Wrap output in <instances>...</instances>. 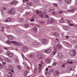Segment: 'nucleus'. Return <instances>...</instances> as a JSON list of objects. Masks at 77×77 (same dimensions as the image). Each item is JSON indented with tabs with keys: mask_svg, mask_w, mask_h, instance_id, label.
Instances as JSON below:
<instances>
[{
	"mask_svg": "<svg viewBox=\"0 0 77 77\" xmlns=\"http://www.w3.org/2000/svg\"><path fill=\"white\" fill-rule=\"evenodd\" d=\"M9 69H10V70L12 71V72H13V73L14 72V71L12 70V69H13V68L11 66H9Z\"/></svg>",
	"mask_w": 77,
	"mask_h": 77,
	"instance_id": "2eb2a0df",
	"label": "nucleus"
},
{
	"mask_svg": "<svg viewBox=\"0 0 77 77\" xmlns=\"http://www.w3.org/2000/svg\"><path fill=\"white\" fill-rule=\"evenodd\" d=\"M9 75H7V76L8 77H12V72H9Z\"/></svg>",
	"mask_w": 77,
	"mask_h": 77,
	"instance_id": "6ab92c4d",
	"label": "nucleus"
},
{
	"mask_svg": "<svg viewBox=\"0 0 77 77\" xmlns=\"http://www.w3.org/2000/svg\"><path fill=\"white\" fill-rule=\"evenodd\" d=\"M7 44H8L9 45L11 44V43H12L13 44H15V45L17 46L21 45V44L20 43H17L15 41H11L10 42V41H9V40H8L7 41Z\"/></svg>",
	"mask_w": 77,
	"mask_h": 77,
	"instance_id": "f03ea898",
	"label": "nucleus"
},
{
	"mask_svg": "<svg viewBox=\"0 0 77 77\" xmlns=\"http://www.w3.org/2000/svg\"><path fill=\"white\" fill-rule=\"evenodd\" d=\"M69 26H74V25L72 24H69Z\"/></svg>",
	"mask_w": 77,
	"mask_h": 77,
	"instance_id": "603ef678",
	"label": "nucleus"
},
{
	"mask_svg": "<svg viewBox=\"0 0 77 77\" xmlns=\"http://www.w3.org/2000/svg\"><path fill=\"white\" fill-rule=\"evenodd\" d=\"M42 42L43 45H45L48 43V40L47 39H43L42 40Z\"/></svg>",
	"mask_w": 77,
	"mask_h": 77,
	"instance_id": "20e7f679",
	"label": "nucleus"
},
{
	"mask_svg": "<svg viewBox=\"0 0 77 77\" xmlns=\"http://www.w3.org/2000/svg\"><path fill=\"white\" fill-rule=\"evenodd\" d=\"M37 70H38V69H35L34 71H35V73H37V72L38 71Z\"/></svg>",
	"mask_w": 77,
	"mask_h": 77,
	"instance_id": "72a5a7b5",
	"label": "nucleus"
},
{
	"mask_svg": "<svg viewBox=\"0 0 77 77\" xmlns=\"http://www.w3.org/2000/svg\"><path fill=\"white\" fill-rule=\"evenodd\" d=\"M68 37H69V36H66V39H68Z\"/></svg>",
	"mask_w": 77,
	"mask_h": 77,
	"instance_id": "4d7b16f0",
	"label": "nucleus"
},
{
	"mask_svg": "<svg viewBox=\"0 0 77 77\" xmlns=\"http://www.w3.org/2000/svg\"><path fill=\"white\" fill-rule=\"evenodd\" d=\"M52 14H54V15H57V13L55 12L54 11H53L52 13Z\"/></svg>",
	"mask_w": 77,
	"mask_h": 77,
	"instance_id": "2f4dec72",
	"label": "nucleus"
},
{
	"mask_svg": "<svg viewBox=\"0 0 77 77\" xmlns=\"http://www.w3.org/2000/svg\"><path fill=\"white\" fill-rule=\"evenodd\" d=\"M65 64H64L62 65V67H63H63H65Z\"/></svg>",
	"mask_w": 77,
	"mask_h": 77,
	"instance_id": "de8ad7c7",
	"label": "nucleus"
},
{
	"mask_svg": "<svg viewBox=\"0 0 77 77\" xmlns=\"http://www.w3.org/2000/svg\"><path fill=\"white\" fill-rule=\"evenodd\" d=\"M76 54V52L75 50H72L70 52V56H74Z\"/></svg>",
	"mask_w": 77,
	"mask_h": 77,
	"instance_id": "7ed1b4c3",
	"label": "nucleus"
},
{
	"mask_svg": "<svg viewBox=\"0 0 77 77\" xmlns=\"http://www.w3.org/2000/svg\"><path fill=\"white\" fill-rule=\"evenodd\" d=\"M37 30L38 29L36 27H35L34 28H33V29H32L33 31L35 32H37Z\"/></svg>",
	"mask_w": 77,
	"mask_h": 77,
	"instance_id": "4be33fe9",
	"label": "nucleus"
},
{
	"mask_svg": "<svg viewBox=\"0 0 77 77\" xmlns=\"http://www.w3.org/2000/svg\"><path fill=\"white\" fill-rule=\"evenodd\" d=\"M67 69L69 70V71H71V67H68L67 68Z\"/></svg>",
	"mask_w": 77,
	"mask_h": 77,
	"instance_id": "58836bf2",
	"label": "nucleus"
},
{
	"mask_svg": "<svg viewBox=\"0 0 77 77\" xmlns=\"http://www.w3.org/2000/svg\"><path fill=\"white\" fill-rule=\"evenodd\" d=\"M53 35L56 37H58L59 36V34L57 32H54V33Z\"/></svg>",
	"mask_w": 77,
	"mask_h": 77,
	"instance_id": "f3484780",
	"label": "nucleus"
},
{
	"mask_svg": "<svg viewBox=\"0 0 77 77\" xmlns=\"http://www.w3.org/2000/svg\"><path fill=\"white\" fill-rule=\"evenodd\" d=\"M0 60H1V61H3V59H2V58H0Z\"/></svg>",
	"mask_w": 77,
	"mask_h": 77,
	"instance_id": "bf43d9fd",
	"label": "nucleus"
},
{
	"mask_svg": "<svg viewBox=\"0 0 77 77\" xmlns=\"http://www.w3.org/2000/svg\"><path fill=\"white\" fill-rule=\"evenodd\" d=\"M26 15H29V14H30V13L28 12H26Z\"/></svg>",
	"mask_w": 77,
	"mask_h": 77,
	"instance_id": "a18cd8bd",
	"label": "nucleus"
},
{
	"mask_svg": "<svg viewBox=\"0 0 77 77\" xmlns=\"http://www.w3.org/2000/svg\"><path fill=\"white\" fill-rule=\"evenodd\" d=\"M28 5L29 6H32V3H27Z\"/></svg>",
	"mask_w": 77,
	"mask_h": 77,
	"instance_id": "7c9ffc66",
	"label": "nucleus"
},
{
	"mask_svg": "<svg viewBox=\"0 0 77 77\" xmlns=\"http://www.w3.org/2000/svg\"><path fill=\"white\" fill-rule=\"evenodd\" d=\"M22 56L23 57V58H24V55H23V54H22Z\"/></svg>",
	"mask_w": 77,
	"mask_h": 77,
	"instance_id": "0e129e2a",
	"label": "nucleus"
},
{
	"mask_svg": "<svg viewBox=\"0 0 77 77\" xmlns=\"http://www.w3.org/2000/svg\"><path fill=\"white\" fill-rule=\"evenodd\" d=\"M8 13L10 14H13L15 13V11L14 10H10L8 11Z\"/></svg>",
	"mask_w": 77,
	"mask_h": 77,
	"instance_id": "0eeeda50",
	"label": "nucleus"
},
{
	"mask_svg": "<svg viewBox=\"0 0 77 77\" xmlns=\"http://www.w3.org/2000/svg\"><path fill=\"white\" fill-rule=\"evenodd\" d=\"M27 67L28 69V70L30 69V68L28 66H27Z\"/></svg>",
	"mask_w": 77,
	"mask_h": 77,
	"instance_id": "864d4df0",
	"label": "nucleus"
},
{
	"mask_svg": "<svg viewBox=\"0 0 77 77\" xmlns=\"http://www.w3.org/2000/svg\"><path fill=\"white\" fill-rule=\"evenodd\" d=\"M67 45H69V47H72V45H70L69 43H67Z\"/></svg>",
	"mask_w": 77,
	"mask_h": 77,
	"instance_id": "c756f323",
	"label": "nucleus"
},
{
	"mask_svg": "<svg viewBox=\"0 0 77 77\" xmlns=\"http://www.w3.org/2000/svg\"><path fill=\"white\" fill-rule=\"evenodd\" d=\"M2 68V64L0 63V68Z\"/></svg>",
	"mask_w": 77,
	"mask_h": 77,
	"instance_id": "49530a36",
	"label": "nucleus"
},
{
	"mask_svg": "<svg viewBox=\"0 0 77 77\" xmlns=\"http://www.w3.org/2000/svg\"><path fill=\"white\" fill-rule=\"evenodd\" d=\"M5 61L8 62H11V60L9 59L8 58H5Z\"/></svg>",
	"mask_w": 77,
	"mask_h": 77,
	"instance_id": "4468645a",
	"label": "nucleus"
},
{
	"mask_svg": "<svg viewBox=\"0 0 77 77\" xmlns=\"http://www.w3.org/2000/svg\"><path fill=\"white\" fill-rule=\"evenodd\" d=\"M29 26V24H25V27H28Z\"/></svg>",
	"mask_w": 77,
	"mask_h": 77,
	"instance_id": "cd10ccee",
	"label": "nucleus"
},
{
	"mask_svg": "<svg viewBox=\"0 0 77 77\" xmlns=\"http://www.w3.org/2000/svg\"><path fill=\"white\" fill-rule=\"evenodd\" d=\"M53 11V9H51V10H49V12H51V11Z\"/></svg>",
	"mask_w": 77,
	"mask_h": 77,
	"instance_id": "6e6d98bb",
	"label": "nucleus"
},
{
	"mask_svg": "<svg viewBox=\"0 0 77 77\" xmlns=\"http://www.w3.org/2000/svg\"><path fill=\"white\" fill-rule=\"evenodd\" d=\"M36 12L37 14H39L40 17L42 18H43V17L48 18H49V16L47 15L44 16V15H43L44 14H43L41 11L39 12L38 10H37Z\"/></svg>",
	"mask_w": 77,
	"mask_h": 77,
	"instance_id": "f257e3e1",
	"label": "nucleus"
},
{
	"mask_svg": "<svg viewBox=\"0 0 77 77\" xmlns=\"http://www.w3.org/2000/svg\"><path fill=\"white\" fill-rule=\"evenodd\" d=\"M57 63H53V66H56V64H57Z\"/></svg>",
	"mask_w": 77,
	"mask_h": 77,
	"instance_id": "e433bc0d",
	"label": "nucleus"
},
{
	"mask_svg": "<svg viewBox=\"0 0 77 77\" xmlns=\"http://www.w3.org/2000/svg\"><path fill=\"white\" fill-rule=\"evenodd\" d=\"M7 56H9V57H12V56H13V54L11 53L10 51H8L7 53Z\"/></svg>",
	"mask_w": 77,
	"mask_h": 77,
	"instance_id": "39448f33",
	"label": "nucleus"
},
{
	"mask_svg": "<svg viewBox=\"0 0 77 77\" xmlns=\"http://www.w3.org/2000/svg\"><path fill=\"white\" fill-rule=\"evenodd\" d=\"M56 47L57 49H61V48H62V45H61L60 44L57 45H56Z\"/></svg>",
	"mask_w": 77,
	"mask_h": 77,
	"instance_id": "6e6552de",
	"label": "nucleus"
},
{
	"mask_svg": "<svg viewBox=\"0 0 77 77\" xmlns=\"http://www.w3.org/2000/svg\"><path fill=\"white\" fill-rule=\"evenodd\" d=\"M45 52L46 53H50L51 52V49L50 48H48L45 50Z\"/></svg>",
	"mask_w": 77,
	"mask_h": 77,
	"instance_id": "423d86ee",
	"label": "nucleus"
},
{
	"mask_svg": "<svg viewBox=\"0 0 77 77\" xmlns=\"http://www.w3.org/2000/svg\"><path fill=\"white\" fill-rule=\"evenodd\" d=\"M46 62L48 63H51V59H48L46 60Z\"/></svg>",
	"mask_w": 77,
	"mask_h": 77,
	"instance_id": "5701e85b",
	"label": "nucleus"
},
{
	"mask_svg": "<svg viewBox=\"0 0 77 77\" xmlns=\"http://www.w3.org/2000/svg\"><path fill=\"white\" fill-rule=\"evenodd\" d=\"M13 4L16 5V4H17V3L15 1H13L10 3V5H13Z\"/></svg>",
	"mask_w": 77,
	"mask_h": 77,
	"instance_id": "393cba45",
	"label": "nucleus"
},
{
	"mask_svg": "<svg viewBox=\"0 0 77 77\" xmlns=\"http://www.w3.org/2000/svg\"><path fill=\"white\" fill-rule=\"evenodd\" d=\"M74 42H71V44H72V45H73V44H74Z\"/></svg>",
	"mask_w": 77,
	"mask_h": 77,
	"instance_id": "3c124183",
	"label": "nucleus"
},
{
	"mask_svg": "<svg viewBox=\"0 0 77 77\" xmlns=\"http://www.w3.org/2000/svg\"><path fill=\"white\" fill-rule=\"evenodd\" d=\"M29 57H33V56L32 55H29Z\"/></svg>",
	"mask_w": 77,
	"mask_h": 77,
	"instance_id": "37998d69",
	"label": "nucleus"
},
{
	"mask_svg": "<svg viewBox=\"0 0 77 77\" xmlns=\"http://www.w3.org/2000/svg\"><path fill=\"white\" fill-rule=\"evenodd\" d=\"M67 21V23H69V24H70L71 23V22H70V21L66 20Z\"/></svg>",
	"mask_w": 77,
	"mask_h": 77,
	"instance_id": "a19ab883",
	"label": "nucleus"
},
{
	"mask_svg": "<svg viewBox=\"0 0 77 77\" xmlns=\"http://www.w3.org/2000/svg\"><path fill=\"white\" fill-rule=\"evenodd\" d=\"M74 11V9H73L72 10H68V12H72L73 11Z\"/></svg>",
	"mask_w": 77,
	"mask_h": 77,
	"instance_id": "473e14b6",
	"label": "nucleus"
},
{
	"mask_svg": "<svg viewBox=\"0 0 77 77\" xmlns=\"http://www.w3.org/2000/svg\"><path fill=\"white\" fill-rule=\"evenodd\" d=\"M69 63V64H72L73 62L72 61L69 60H68L67 61V63Z\"/></svg>",
	"mask_w": 77,
	"mask_h": 77,
	"instance_id": "a211bd4d",
	"label": "nucleus"
},
{
	"mask_svg": "<svg viewBox=\"0 0 77 77\" xmlns=\"http://www.w3.org/2000/svg\"><path fill=\"white\" fill-rule=\"evenodd\" d=\"M19 20L20 21H23V19H20Z\"/></svg>",
	"mask_w": 77,
	"mask_h": 77,
	"instance_id": "79ce46f5",
	"label": "nucleus"
},
{
	"mask_svg": "<svg viewBox=\"0 0 77 77\" xmlns=\"http://www.w3.org/2000/svg\"><path fill=\"white\" fill-rule=\"evenodd\" d=\"M53 21V20L52 19H49L48 20V23H52V21Z\"/></svg>",
	"mask_w": 77,
	"mask_h": 77,
	"instance_id": "ddd939ff",
	"label": "nucleus"
},
{
	"mask_svg": "<svg viewBox=\"0 0 77 77\" xmlns=\"http://www.w3.org/2000/svg\"><path fill=\"white\" fill-rule=\"evenodd\" d=\"M58 56L60 58H62V54L61 53H58Z\"/></svg>",
	"mask_w": 77,
	"mask_h": 77,
	"instance_id": "dca6fc26",
	"label": "nucleus"
},
{
	"mask_svg": "<svg viewBox=\"0 0 77 77\" xmlns=\"http://www.w3.org/2000/svg\"><path fill=\"white\" fill-rule=\"evenodd\" d=\"M5 49V50H8V48H4Z\"/></svg>",
	"mask_w": 77,
	"mask_h": 77,
	"instance_id": "680f3d73",
	"label": "nucleus"
},
{
	"mask_svg": "<svg viewBox=\"0 0 77 77\" xmlns=\"http://www.w3.org/2000/svg\"><path fill=\"white\" fill-rule=\"evenodd\" d=\"M7 38L9 39H13V38H14V37L12 35H8L7 36Z\"/></svg>",
	"mask_w": 77,
	"mask_h": 77,
	"instance_id": "9d476101",
	"label": "nucleus"
},
{
	"mask_svg": "<svg viewBox=\"0 0 77 77\" xmlns=\"http://www.w3.org/2000/svg\"><path fill=\"white\" fill-rule=\"evenodd\" d=\"M56 47H57L56 46H54V49L55 51H56V50H57V48Z\"/></svg>",
	"mask_w": 77,
	"mask_h": 77,
	"instance_id": "c9c22d12",
	"label": "nucleus"
},
{
	"mask_svg": "<svg viewBox=\"0 0 77 77\" xmlns=\"http://www.w3.org/2000/svg\"><path fill=\"white\" fill-rule=\"evenodd\" d=\"M29 71H26L24 72V75L25 77H26L27 75V73H29Z\"/></svg>",
	"mask_w": 77,
	"mask_h": 77,
	"instance_id": "412c9836",
	"label": "nucleus"
},
{
	"mask_svg": "<svg viewBox=\"0 0 77 77\" xmlns=\"http://www.w3.org/2000/svg\"><path fill=\"white\" fill-rule=\"evenodd\" d=\"M35 18V16H34L32 17V18L30 20L32 22H33V21H35V20H34V19Z\"/></svg>",
	"mask_w": 77,
	"mask_h": 77,
	"instance_id": "aec40b11",
	"label": "nucleus"
},
{
	"mask_svg": "<svg viewBox=\"0 0 77 77\" xmlns=\"http://www.w3.org/2000/svg\"><path fill=\"white\" fill-rule=\"evenodd\" d=\"M60 23H63V21H60Z\"/></svg>",
	"mask_w": 77,
	"mask_h": 77,
	"instance_id": "69168bd1",
	"label": "nucleus"
},
{
	"mask_svg": "<svg viewBox=\"0 0 77 77\" xmlns=\"http://www.w3.org/2000/svg\"><path fill=\"white\" fill-rule=\"evenodd\" d=\"M2 63L3 65H5V64H6V63L5 62H2Z\"/></svg>",
	"mask_w": 77,
	"mask_h": 77,
	"instance_id": "052dcab7",
	"label": "nucleus"
},
{
	"mask_svg": "<svg viewBox=\"0 0 77 77\" xmlns=\"http://www.w3.org/2000/svg\"><path fill=\"white\" fill-rule=\"evenodd\" d=\"M46 70L47 71H48V68H46Z\"/></svg>",
	"mask_w": 77,
	"mask_h": 77,
	"instance_id": "e2e57ef3",
	"label": "nucleus"
},
{
	"mask_svg": "<svg viewBox=\"0 0 77 77\" xmlns=\"http://www.w3.org/2000/svg\"><path fill=\"white\" fill-rule=\"evenodd\" d=\"M53 5L54 6H56V7H57V5L56 4H53Z\"/></svg>",
	"mask_w": 77,
	"mask_h": 77,
	"instance_id": "ea45409f",
	"label": "nucleus"
},
{
	"mask_svg": "<svg viewBox=\"0 0 77 77\" xmlns=\"http://www.w3.org/2000/svg\"><path fill=\"white\" fill-rule=\"evenodd\" d=\"M1 13L2 14V15H4V12L3 11V9H2L1 10Z\"/></svg>",
	"mask_w": 77,
	"mask_h": 77,
	"instance_id": "c85d7f7f",
	"label": "nucleus"
},
{
	"mask_svg": "<svg viewBox=\"0 0 77 77\" xmlns=\"http://www.w3.org/2000/svg\"><path fill=\"white\" fill-rule=\"evenodd\" d=\"M40 23H44V21L42 20L40 22Z\"/></svg>",
	"mask_w": 77,
	"mask_h": 77,
	"instance_id": "09e8293b",
	"label": "nucleus"
},
{
	"mask_svg": "<svg viewBox=\"0 0 77 77\" xmlns=\"http://www.w3.org/2000/svg\"><path fill=\"white\" fill-rule=\"evenodd\" d=\"M56 40H57V41H59V39H58L57 38H56Z\"/></svg>",
	"mask_w": 77,
	"mask_h": 77,
	"instance_id": "774afa93",
	"label": "nucleus"
},
{
	"mask_svg": "<svg viewBox=\"0 0 77 77\" xmlns=\"http://www.w3.org/2000/svg\"><path fill=\"white\" fill-rule=\"evenodd\" d=\"M3 9H4L5 10H6V8L5 7H3Z\"/></svg>",
	"mask_w": 77,
	"mask_h": 77,
	"instance_id": "13d9d810",
	"label": "nucleus"
},
{
	"mask_svg": "<svg viewBox=\"0 0 77 77\" xmlns=\"http://www.w3.org/2000/svg\"><path fill=\"white\" fill-rule=\"evenodd\" d=\"M59 72L58 71H56L54 73V75H58L59 74Z\"/></svg>",
	"mask_w": 77,
	"mask_h": 77,
	"instance_id": "f8f14e48",
	"label": "nucleus"
},
{
	"mask_svg": "<svg viewBox=\"0 0 77 77\" xmlns=\"http://www.w3.org/2000/svg\"><path fill=\"white\" fill-rule=\"evenodd\" d=\"M17 67L19 69H21V67L20 65H17Z\"/></svg>",
	"mask_w": 77,
	"mask_h": 77,
	"instance_id": "4c0bfd02",
	"label": "nucleus"
},
{
	"mask_svg": "<svg viewBox=\"0 0 77 77\" xmlns=\"http://www.w3.org/2000/svg\"><path fill=\"white\" fill-rule=\"evenodd\" d=\"M12 20V19H11L10 18H7L6 19L5 21V22H9Z\"/></svg>",
	"mask_w": 77,
	"mask_h": 77,
	"instance_id": "1a4fd4ad",
	"label": "nucleus"
},
{
	"mask_svg": "<svg viewBox=\"0 0 77 77\" xmlns=\"http://www.w3.org/2000/svg\"><path fill=\"white\" fill-rule=\"evenodd\" d=\"M38 66H39V72L41 73V69L42 68V65L41 64H39L38 65Z\"/></svg>",
	"mask_w": 77,
	"mask_h": 77,
	"instance_id": "9b49d317",
	"label": "nucleus"
},
{
	"mask_svg": "<svg viewBox=\"0 0 77 77\" xmlns=\"http://www.w3.org/2000/svg\"><path fill=\"white\" fill-rule=\"evenodd\" d=\"M72 70H74V67H71V71Z\"/></svg>",
	"mask_w": 77,
	"mask_h": 77,
	"instance_id": "8fccbe9b",
	"label": "nucleus"
},
{
	"mask_svg": "<svg viewBox=\"0 0 77 77\" xmlns=\"http://www.w3.org/2000/svg\"><path fill=\"white\" fill-rule=\"evenodd\" d=\"M45 74L47 77H49V76H50V74L47 73V72H45Z\"/></svg>",
	"mask_w": 77,
	"mask_h": 77,
	"instance_id": "a878e982",
	"label": "nucleus"
},
{
	"mask_svg": "<svg viewBox=\"0 0 77 77\" xmlns=\"http://www.w3.org/2000/svg\"><path fill=\"white\" fill-rule=\"evenodd\" d=\"M31 24L32 26H33V25H34V23H31Z\"/></svg>",
	"mask_w": 77,
	"mask_h": 77,
	"instance_id": "338daca9",
	"label": "nucleus"
},
{
	"mask_svg": "<svg viewBox=\"0 0 77 77\" xmlns=\"http://www.w3.org/2000/svg\"><path fill=\"white\" fill-rule=\"evenodd\" d=\"M63 11H61L59 12V14H62V13H63Z\"/></svg>",
	"mask_w": 77,
	"mask_h": 77,
	"instance_id": "5fc2aeb1",
	"label": "nucleus"
},
{
	"mask_svg": "<svg viewBox=\"0 0 77 77\" xmlns=\"http://www.w3.org/2000/svg\"><path fill=\"white\" fill-rule=\"evenodd\" d=\"M23 3H25V2H28L29 1V0H23Z\"/></svg>",
	"mask_w": 77,
	"mask_h": 77,
	"instance_id": "c03bdc74",
	"label": "nucleus"
},
{
	"mask_svg": "<svg viewBox=\"0 0 77 77\" xmlns=\"http://www.w3.org/2000/svg\"><path fill=\"white\" fill-rule=\"evenodd\" d=\"M65 2L67 3H70L71 2V0H65Z\"/></svg>",
	"mask_w": 77,
	"mask_h": 77,
	"instance_id": "b1692460",
	"label": "nucleus"
},
{
	"mask_svg": "<svg viewBox=\"0 0 77 77\" xmlns=\"http://www.w3.org/2000/svg\"><path fill=\"white\" fill-rule=\"evenodd\" d=\"M57 52L56 51H55V52H53V53H52V55H55V54H56V53Z\"/></svg>",
	"mask_w": 77,
	"mask_h": 77,
	"instance_id": "f704fd0d",
	"label": "nucleus"
},
{
	"mask_svg": "<svg viewBox=\"0 0 77 77\" xmlns=\"http://www.w3.org/2000/svg\"><path fill=\"white\" fill-rule=\"evenodd\" d=\"M37 57L38 59H41V58H42V56L40 55H38Z\"/></svg>",
	"mask_w": 77,
	"mask_h": 77,
	"instance_id": "bb28decb",
	"label": "nucleus"
}]
</instances>
